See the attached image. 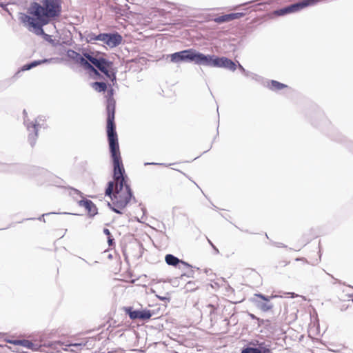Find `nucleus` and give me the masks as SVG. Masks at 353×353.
Instances as JSON below:
<instances>
[{"label": "nucleus", "mask_w": 353, "mask_h": 353, "mask_svg": "<svg viewBox=\"0 0 353 353\" xmlns=\"http://www.w3.org/2000/svg\"><path fill=\"white\" fill-rule=\"evenodd\" d=\"M108 122V143L110 152L113 163L114 181L108 183L105 194L110 196L114 206L123 209L132 198V192L129 185L126 183L125 170L122 163L118 137L114 130L112 115L109 117Z\"/></svg>", "instance_id": "nucleus-1"}, {"label": "nucleus", "mask_w": 353, "mask_h": 353, "mask_svg": "<svg viewBox=\"0 0 353 353\" xmlns=\"http://www.w3.org/2000/svg\"><path fill=\"white\" fill-rule=\"evenodd\" d=\"M61 11L59 0H42L32 3L26 14H19V19L30 31L39 35L43 34V26L59 16Z\"/></svg>", "instance_id": "nucleus-2"}, {"label": "nucleus", "mask_w": 353, "mask_h": 353, "mask_svg": "<svg viewBox=\"0 0 353 353\" xmlns=\"http://www.w3.org/2000/svg\"><path fill=\"white\" fill-rule=\"evenodd\" d=\"M85 58L89 60L90 64L101 72H103L107 78L112 82L116 81V70L113 68V63L108 59L102 57L97 58L89 53L84 54Z\"/></svg>", "instance_id": "nucleus-3"}, {"label": "nucleus", "mask_w": 353, "mask_h": 353, "mask_svg": "<svg viewBox=\"0 0 353 353\" xmlns=\"http://www.w3.org/2000/svg\"><path fill=\"white\" fill-rule=\"evenodd\" d=\"M321 1V0H300L296 3L276 10V14L281 16L288 13L296 12L307 6H314Z\"/></svg>", "instance_id": "nucleus-4"}, {"label": "nucleus", "mask_w": 353, "mask_h": 353, "mask_svg": "<svg viewBox=\"0 0 353 353\" xmlns=\"http://www.w3.org/2000/svg\"><path fill=\"white\" fill-rule=\"evenodd\" d=\"M66 55L75 63L80 64L84 69L92 72L97 75H99L98 71L90 64L89 60L84 56V54L82 56L73 50H68L66 52Z\"/></svg>", "instance_id": "nucleus-5"}, {"label": "nucleus", "mask_w": 353, "mask_h": 353, "mask_svg": "<svg viewBox=\"0 0 353 353\" xmlns=\"http://www.w3.org/2000/svg\"><path fill=\"white\" fill-rule=\"evenodd\" d=\"M24 114V123L27 127V130L29 132L28 134V141L32 146L35 144L36 139L37 137V133L39 129L41 127V124L39 123V121L41 120V118H38L35 120L34 122H29L27 119V112L26 110H23Z\"/></svg>", "instance_id": "nucleus-6"}, {"label": "nucleus", "mask_w": 353, "mask_h": 353, "mask_svg": "<svg viewBox=\"0 0 353 353\" xmlns=\"http://www.w3.org/2000/svg\"><path fill=\"white\" fill-rule=\"evenodd\" d=\"M194 53V49L190 48L168 54L167 59L170 58V61L174 63L193 62Z\"/></svg>", "instance_id": "nucleus-7"}, {"label": "nucleus", "mask_w": 353, "mask_h": 353, "mask_svg": "<svg viewBox=\"0 0 353 353\" xmlns=\"http://www.w3.org/2000/svg\"><path fill=\"white\" fill-rule=\"evenodd\" d=\"M216 58L214 56L203 54L194 50L193 62L198 65L216 67Z\"/></svg>", "instance_id": "nucleus-8"}, {"label": "nucleus", "mask_w": 353, "mask_h": 353, "mask_svg": "<svg viewBox=\"0 0 353 353\" xmlns=\"http://www.w3.org/2000/svg\"><path fill=\"white\" fill-rule=\"evenodd\" d=\"M100 41L108 46L110 48H114L120 45L122 42V37L118 33L99 34Z\"/></svg>", "instance_id": "nucleus-9"}, {"label": "nucleus", "mask_w": 353, "mask_h": 353, "mask_svg": "<svg viewBox=\"0 0 353 353\" xmlns=\"http://www.w3.org/2000/svg\"><path fill=\"white\" fill-rule=\"evenodd\" d=\"M254 296L262 299V301H258L255 300L254 298L252 300L256 306L263 312L269 311L273 307L272 304L269 303L268 302L271 298L277 297L276 295H272L270 297H268L261 294H255Z\"/></svg>", "instance_id": "nucleus-10"}, {"label": "nucleus", "mask_w": 353, "mask_h": 353, "mask_svg": "<svg viewBox=\"0 0 353 353\" xmlns=\"http://www.w3.org/2000/svg\"><path fill=\"white\" fill-rule=\"evenodd\" d=\"M113 94V90L111 88L108 91V95L109 99H108V104H107V135L108 136V122H109V117H111L112 115V123L114 126V130L116 132L115 130V124H114V111H115V105H114V101L112 99V96Z\"/></svg>", "instance_id": "nucleus-11"}, {"label": "nucleus", "mask_w": 353, "mask_h": 353, "mask_svg": "<svg viewBox=\"0 0 353 353\" xmlns=\"http://www.w3.org/2000/svg\"><path fill=\"white\" fill-rule=\"evenodd\" d=\"M8 343L14 345H21L23 346L27 349L32 350H38L39 345L37 343H34L30 341L26 340V339H15V340H9Z\"/></svg>", "instance_id": "nucleus-12"}, {"label": "nucleus", "mask_w": 353, "mask_h": 353, "mask_svg": "<svg viewBox=\"0 0 353 353\" xmlns=\"http://www.w3.org/2000/svg\"><path fill=\"white\" fill-rule=\"evenodd\" d=\"M216 67L224 68L230 70L234 71L236 70V64L232 60L226 57H217Z\"/></svg>", "instance_id": "nucleus-13"}, {"label": "nucleus", "mask_w": 353, "mask_h": 353, "mask_svg": "<svg viewBox=\"0 0 353 353\" xmlns=\"http://www.w3.org/2000/svg\"><path fill=\"white\" fill-rule=\"evenodd\" d=\"M131 319H149L152 316V314L149 310H134L129 312Z\"/></svg>", "instance_id": "nucleus-14"}, {"label": "nucleus", "mask_w": 353, "mask_h": 353, "mask_svg": "<svg viewBox=\"0 0 353 353\" xmlns=\"http://www.w3.org/2000/svg\"><path fill=\"white\" fill-rule=\"evenodd\" d=\"M79 205L83 206L91 216H94L97 213L95 205L90 200H81Z\"/></svg>", "instance_id": "nucleus-15"}, {"label": "nucleus", "mask_w": 353, "mask_h": 353, "mask_svg": "<svg viewBox=\"0 0 353 353\" xmlns=\"http://www.w3.org/2000/svg\"><path fill=\"white\" fill-rule=\"evenodd\" d=\"M165 261L169 265L172 266H176L179 263H181L185 266L190 267V265L187 263L186 262H184L183 261H181L177 257L174 256L172 254H167L165 257Z\"/></svg>", "instance_id": "nucleus-16"}, {"label": "nucleus", "mask_w": 353, "mask_h": 353, "mask_svg": "<svg viewBox=\"0 0 353 353\" xmlns=\"http://www.w3.org/2000/svg\"><path fill=\"white\" fill-rule=\"evenodd\" d=\"M52 61V59H43V60H40V61H32V63H29V64H26L23 66L22 68V70L23 71H25V70H30L41 63H50Z\"/></svg>", "instance_id": "nucleus-17"}, {"label": "nucleus", "mask_w": 353, "mask_h": 353, "mask_svg": "<svg viewBox=\"0 0 353 353\" xmlns=\"http://www.w3.org/2000/svg\"><path fill=\"white\" fill-rule=\"evenodd\" d=\"M85 343H70L66 345L65 348H63L65 351H71L75 353H78L83 346L85 345Z\"/></svg>", "instance_id": "nucleus-18"}, {"label": "nucleus", "mask_w": 353, "mask_h": 353, "mask_svg": "<svg viewBox=\"0 0 353 353\" xmlns=\"http://www.w3.org/2000/svg\"><path fill=\"white\" fill-rule=\"evenodd\" d=\"M268 87L270 90L276 91V90H280L281 89H283V88H286L287 85L283 83H281L279 81L272 80L270 82Z\"/></svg>", "instance_id": "nucleus-19"}, {"label": "nucleus", "mask_w": 353, "mask_h": 353, "mask_svg": "<svg viewBox=\"0 0 353 353\" xmlns=\"http://www.w3.org/2000/svg\"><path fill=\"white\" fill-rule=\"evenodd\" d=\"M92 87L99 92H104L107 89V85L104 82H94L92 83Z\"/></svg>", "instance_id": "nucleus-20"}, {"label": "nucleus", "mask_w": 353, "mask_h": 353, "mask_svg": "<svg viewBox=\"0 0 353 353\" xmlns=\"http://www.w3.org/2000/svg\"><path fill=\"white\" fill-rule=\"evenodd\" d=\"M85 39L88 43H94L95 41H100L99 34L96 35L92 32L88 33L85 36Z\"/></svg>", "instance_id": "nucleus-21"}, {"label": "nucleus", "mask_w": 353, "mask_h": 353, "mask_svg": "<svg viewBox=\"0 0 353 353\" xmlns=\"http://www.w3.org/2000/svg\"><path fill=\"white\" fill-rule=\"evenodd\" d=\"M230 21H232L230 14H224L214 19V21L218 23H222Z\"/></svg>", "instance_id": "nucleus-22"}, {"label": "nucleus", "mask_w": 353, "mask_h": 353, "mask_svg": "<svg viewBox=\"0 0 353 353\" xmlns=\"http://www.w3.org/2000/svg\"><path fill=\"white\" fill-rule=\"evenodd\" d=\"M241 353H262L261 350L255 347H247L242 350Z\"/></svg>", "instance_id": "nucleus-23"}, {"label": "nucleus", "mask_w": 353, "mask_h": 353, "mask_svg": "<svg viewBox=\"0 0 353 353\" xmlns=\"http://www.w3.org/2000/svg\"><path fill=\"white\" fill-rule=\"evenodd\" d=\"M243 16V13H241V12H239V13H231L230 14V17H231V20H234V19H239L241 17Z\"/></svg>", "instance_id": "nucleus-24"}, {"label": "nucleus", "mask_w": 353, "mask_h": 353, "mask_svg": "<svg viewBox=\"0 0 353 353\" xmlns=\"http://www.w3.org/2000/svg\"><path fill=\"white\" fill-rule=\"evenodd\" d=\"M157 297L161 300V301H169L170 299L166 297V296H158L157 295Z\"/></svg>", "instance_id": "nucleus-25"}, {"label": "nucleus", "mask_w": 353, "mask_h": 353, "mask_svg": "<svg viewBox=\"0 0 353 353\" xmlns=\"http://www.w3.org/2000/svg\"><path fill=\"white\" fill-rule=\"evenodd\" d=\"M119 209H120V208H118L117 206H114V207H112V210L114 212H116V213H117V214H121V212L119 210Z\"/></svg>", "instance_id": "nucleus-26"}, {"label": "nucleus", "mask_w": 353, "mask_h": 353, "mask_svg": "<svg viewBox=\"0 0 353 353\" xmlns=\"http://www.w3.org/2000/svg\"><path fill=\"white\" fill-rule=\"evenodd\" d=\"M103 233H104L105 235H107V236H110V230H109L108 229H107V228H104V229H103Z\"/></svg>", "instance_id": "nucleus-27"}, {"label": "nucleus", "mask_w": 353, "mask_h": 353, "mask_svg": "<svg viewBox=\"0 0 353 353\" xmlns=\"http://www.w3.org/2000/svg\"><path fill=\"white\" fill-rule=\"evenodd\" d=\"M114 239L111 238L110 236H108V243L110 246H111L113 243Z\"/></svg>", "instance_id": "nucleus-28"}, {"label": "nucleus", "mask_w": 353, "mask_h": 353, "mask_svg": "<svg viewBox=\"0 0 353 353\" xmlns=\"http://www.w3.org/2000/svg\"><path fill=\"white\" fill-rule=\"evenodd\" d=\"M262 353H270V350L268 347H262Z\"/></svg>", "instance_id": "nucleus-29"}, {"label": "nucleus", "mask_w": 353, "mask_h": 353, "mask_svg": "<svg viewBox=\"0 0 353 353\" xmlns=\"http://www.w3.org/2000/svg\"><path fill=\"white\" fill-rule=\"evenodd\" d=\"M208 307H209V308H210V314H212V312H214V308L213 305H208Z\"/></svg>", "instance_id": "nucleus-30"}, {"label": "nucleus", "mask_w": 353, "mask_h": 353, "mask_svg": "<svg viewBox=\"0 0 353 353\" xmlns=\"http://www.w3.org/2000/svg\"><path fill=\"white\" fill-rule=\"evenodd\" d=\"M239 68L243 72L245 73V70L244 69V68L241 65V64H239Z\"/></svg>", "instance_id": "nucleus-31"}, {"label": "nucleus", "mask_w": 353, "mask_h": 353, "mask_svg": "<svg viewBox=\"0 0 353 353\" xmlns=\"http://www.w3.org/2000/svg\"><path fill=\"white\" fill-rule=\"evenodd\" d=\"M288 294H291V296H292V297L297 296V295H296V294H294V293H293V292H290V293H288Z\"/></svg>", "instance_id": "nucleus-32"}, {"label": "nucleus", "mask_w": 353, "mask_h": 353, "mask_svg": "<svg viewBox=\"0 0 353 353\" xmlns=\"http://www.w3.org/2000/svg\"><path fill=\"white\" fill-rule=\"evenodd\" d=\"M157 163H145V165H157Z\"/></svg>", "instance_id": "nucleus-33"}, {"label": "nucleus", "mask_w": 353, "mask_h": 353, "mask_svg": "<svg viewBox=\"0 0 353 353\" xmlns=\"http://www.w3.org/2000/svg\"><path fill=\"white\" fill-rule=\"evenodd\" d=\"M76 192H77L78 194H80L81 192L78 190H74Z\"/></svg>", "instance_id": "nucleus-34"}, {"label": "nucleus", "mask_w": 353, "mask_h": 353, "mask_svg": "<svg viewBox=\"0 0 353 353\" xmlns=\"http://www.w3.org/2000/svg\"><path fill=\"white\" fill-rule=\"evenodd\" d=\"M209 242H210V245H212V247L215 249V248H214V245H212V243H211L210 241H209Z\"/></svg>", "instance_id": "nucleus-35"}, {"label": "nucleus", "mask_w": 353, "mask_h": 353, "mask_svg": "<svg viewBox=\"0 0 353 353\" xmlns=\"http://www.w3.org/2000/svg\"><path fill=\"white\" fill-rule=\"evenodd\" d=\"M252 318H254V316L253 314L251 315Z\"/></svg>", "instance_id": "nucleus-36"}]
</instances>
